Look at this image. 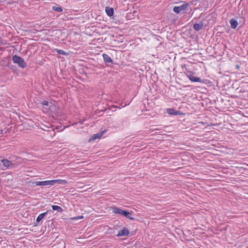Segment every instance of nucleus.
Segmentation results:
<instances>
[{
    "label": "nucleus",
    "mask_w": 248,
    "mask_h": 248,
    "mask_svg": "<svg viewBox=\"0 0 248 248\" xmlns=\"http://www.w3.org/2000/svg\"><path fill=\"white\" fill-rule=\"evenodd\" d=\"M105 132V131H103L102 132H100L97 133V134H94L90 138V139H89V141L91 142V141H93L96 139L101 138Z\"/></svg>",
    "instance_id": "6"
},
{
    "label": "nucleus",
    "mask_w": 248,
    "mask_h": 248,
    "mask_svg": "<svg viewBox=\"0 0 248 248\" xmlns=\"http://www.w3.org/2000/svg\"><path fill=\"white\" fill-rule=\"evenodd\" d=\"M167 112L170 115H177L180 113L179 111H176L173 108H168Z\"/></svg>",
    "instance_id": "14"
},
{
    "label": "nucleus",
    "mask_w": 248,
    "mask_h": 248,
    "mask_svg": "<svg viewBox=\"0 0 248 248\" xmlns=\"http://www.w3.org/2000/svg\"><path fill=\"white\" fill-rule=\"evenodd\" d=\"M31 183L32 186H38V181L31 182Z\"/></svg>",
    "instance_id": "20"
},
{
    "label": "nucleus",
    "mask_w": 248,
    "mask_h": 248,
    "mask_svg": "<svg viewBox=\"0 0 248 248\" xmlns=\"http://www.w3.org/2000/svg\"><path fill=\"white\" fill-rule=\"evenodd\" d=\"M52 9L58 12H62V9L61 6H54L52 7Z\"/></svg>",
    "instance_id": "17"
},
{
    "label": "nucleus",
    "mask_w": 248,
    "mask_h": 248,
    "mask_svg": "<svg viewBox=\"0 0 248 248\" xmlns=\"http://www.w3.org/2000/svg\"><path fill=\"white\" fill-rule=\"evenodd\" d=\"M204 27V24L202 21L199 23H195L193 25V29L195 31H198L201 30Z\"/></svg>",
    "instance_id": "9"
},
{
    "label": "nucleus",
    "mask_w": 248,
    "mask_h": 248,
    "mask_svg": "<svg viewBox=\"0 0 248 248\" xmlns=\"http://www.w3.org/2000/svg\"><path fill=\"white\" fill-rule=\"evenodd\" d=\"M83 218V216H77V217H72V218H71V219L72 220H78V219H82Z\"/></svg>",
    "instance_id": "19"
},
{
    "label": "nucleus",
    "mask_w": 248,
    "mask_h": 248,
    "mask_svg": "<svg viewBox=\"0 0 248 248\" xmlns=\"http://www.w3.org/2000/svg\"><path fill=\"white\" fill-rule=\"evenodd\" d=\"M129 231L126 228H124L123 230L119 231L117 236L118 237H121L123 236H127L129 234Z\"/></svg>",
    "instance_id": "8"
},
{
    "label": "nucleus",
    "mask_w": 248,
    "mask_h": 248,
    "mask_svg": "<svg viewBox=\"0 0 248 248\" xmlns=\"http://www.w3.org/2000/svg\"><path fill=\"white\" fill-rule=\"evenodd\" d=\"M50 186H53L56 183L59 184H66L67 183V181L64 180H59V179H55L50 180Z\"/></svg>",
    "instance_id": "10"
},
{
    "label": "nucleus",
    "mask_w": 248,
    "mask_h": 248,
    "mask_svg": "<svg viewBox=\"0 0 248 248\" xmlns=\"http://www.w3.org/2000/svg\"><path fill=\"white\" fill-rule=\"evenodd\" d=\"M188 5L189 4L186 2L180 6H174L173 8V11L174 13L178 14L182 11L186 10L187 8Z\"/></svg>",
    "instance_id": "5"
},
{
    "label": "nucleus",
    "mask_w": 248,
    "mask_h": 248,
    "mask_svg": "<svg viewBox=\"0 0 248 248\" xmlns=\"http://www.w3.org/2000/svg\"><path fill=\"white\" fill-rule=\"evenodd\" d=\"M230 23L231 24V27L232 29H235L238 26V22L234 18H232L230 21Z\"/></svg>",
    "instance_id": "12"
},
{
    "label": "nucleus",
    "mask_w": 248,
    "mask_h": 248,
    "mask_svg": "<svg viewBox=\"0 0 248 248\" xmlns=\"http://www.w3.org/2000/svg\"><path fill=\"white\" fill-rule=\"evenodd\" d=\"M0 131H1L0 133L1 134V133H2V130H1Z\"/></svg>",
    "instance_id": "25"
},
{
    "label": "nucleus",
    "mask_w": 248,
    "mask_h": 248,
    "mask_svg": "<svg viewBox=\"0 0 248 248\" xmlns=\"http://www.w3.org/2000/svg\"><path fill=\"white\" fill-rule=\"evenodd\" d=\"M56 52L60 55H67L68 53H66L65 51H64L62 49H56Z\"/></svg>",
    "instance_id": "18"
},
{
    "label": "nucleus",
    "mask_w": 248,
    "mask_h": 248,
    "mask_svg": "<svg viewBox=\"0 0 248 248\" xmlns=\"http://www.w3.org/2000/svg\"><path fill=\"white\" fill-rule=\"evenodd\" d=\"M42 104L44 106H48L49 103L47 101L44 100L42 102Z\"/></svg>",
    "instance_id": "21"
},
{
    "label": "nucleus",
    "mask_w": 248,
    "mask_h": 248,
    "mask_svg": "<svg viewBox=\"0 0 248 248\" xmlns=\"http://www.w3.org/2000/svg\"><path fill=\"white\" fill-rule=\"evenodd\" d=\"M16 159H19V158H17V157H16Z\"/></svg>",
    "instance_id": "24"
},
{
    "label": "nucleus",
    "mask_w": 248,
    "mask_h": 248,
    "mask_svg": "<svg viewBox=\"0 0 248 248\" xmlns=\"http://www.w3.org/2000/svg\"><path fill=\"white\" fill-rule=\"evenodd\" d=\"M247 96H248V94H247Z\"/></svg>",
    "instance_id": "26"
},
{
    "label": "nucleus",
    "mask_w": 248,
    "mask_h": 248,
    "mask_svg": "<svg viewBox=\"0 0 248 248\" xmlns=\"http://www.w3.org/2000/svg\"><path fill=\"white\" fill-rule=\"evenodd\" d=\"M111 108H116V106H112L111 107Z\"/></svg>",
    "instance_id": "23"
},
{
    "label": "nucleus",
    "mask_w": 248,
    "mask_h": 248,
    "mask_svg": "<svg viewBox=\"0 0 248 248\" xmlns=\"http://www.w3.org/2000/svg\"><path fill=\"white\" fill-rule=\"evenodd\" d=\"M12 60L13 62L17 64L20 68H25L27 66L24 59L18 55H14L12 57Z\"/></svg>",
    "instance_id": "2"
},
{
    "label": "nucleus",
    "mask_w": 248,
    "mask_h": 248,
    "mask_svg": "<svg viewBox=\"0 0 248 248\" xmlns=\"http://www.w3.org/2000/svg\"><path fill=\"white\" fill-rule=\"evenodd\" d=\"M50 186V180L38 181V186Z\"/></svg>",
    "instance_id": "13"
},
{
    "label": "nucleus",
    "mask_w": 248,
    "mask_h": 248,
    "mask_svg": "<svg viewBox=\"0 0 248 248\" xmlns=\"http://www.w3.org/2000/svg\"><path fill=\"white\" fill-rule=\"evenodd\" d=\"M102 57L105 63L108 65L109 63H113V60L111 59L110 57L108 54L104 53L102 54Z\"/></svg>",
    "instance_id": "7"
},
{
    "label": "nucleus",
    "mask_w": 248,
    "mask_h": 248,
    "mask_svg": "<svg viewBox=\"0 0 248 248\" xmlns=\"http://www.w3.org/2000/svg\"><path fill=\"white\" fill-rule=\"evenodd\" d=\"M105 11L107 15L110 17L113 15L114 14V10L112 7H106L105 9Z\"/></svg>",
    "instance_id": "11"
},
{
    "label": "nucleus",
    "mask_w": 248,
    "mask_h": 248,
    "mask_svg": "<svg viewBox=\"0 0 248 248\" xmlns=\"http://www.w3.org/2000/svg\"><path fill=\"white\" fill-rule=\"evenodd\" d=\"M107 108L106 109H102V110H96V114H99L100 112H105V111L107 110Z\"/></svg>",
    "instance_id": "22"
},
{
    "label": "nucleus",
    "mask_w": 248,
    "mask_h": 248,
    "mask_svg": "<svg viewBox=\"0 0 248 248\" xmlns=\"http://www.w3.org/2000/svg\"><path fill=\"white\" fill-rule=\"evenodd\" d=\"M48 211H46V212L43 213L42 214H40L36 218V222H40L43 217L46 215Z\"/></svg>",
    "instance_id": "15"
},
{
    "label": "nucleus",
    "mask_w": 248,
    "mask_h": 248,
    "mask_svg": "<svg viewBox=\"0 0 248 248\" xmlns=\"http://www.w3.org/2000/svg\"><path fill=\"white\" fill-rule=\"evenodd\" d=\"M113 213L115 214H119L124 217L128 218L130 220H134V218L131 217V213L127 211L123 210L120 208L116 207L115 206H112L110 207Z\"/></svg>",
    "instance_id": "1"
},
{
    "label": "nucleus",
    "mask_w": 248,
    "mask_h": 248,
    "mask_svg": "<svg viewBox=\"0 0 248 248\" xmlns=\"http://www.w3.org/2000/svg\"><path fill=\"white\" fill-rule=\"evenodd\" d=\"M51 207L53 210H56L59 212H62L63 210L61 207L58 205H52Z\"/></svg>",
    "instance_id": "16"
},
{
    "label": "nucleus",
    "mask_w": 248,
    "mask_h": 248,
    "mask_svg": "<svg viewBox=\"0 0 248 248\" xmlns=\"http://www.w3.org/2000/svg\"><path fill=\"white\" fill-rule=\"evenodd\" d=\"M0 161L6 169H13L16 166L15 160L13 159H2Z\"/></svg>",
    "instance_id": "3"
},
{
    "label": "nucleus",
    "mask_w": 248,
    "mask_h": 248,
    "mask_svg": "<svg viewBox=\"0 0 248 248\" xmlns=\"http://www.w3.org/2000/svg\"><path fill=\"white\" fill-rule=\"evenodd\" d=\"M186 77L188 79L193 82H200L202 83H207L208 80L202 79L200 78L194 76V73L189 72V74H186Z\"/></svg>",
    "instance_id": "4"
}]
</instances>
